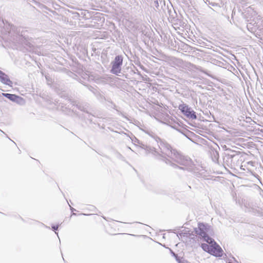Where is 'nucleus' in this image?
<instances>
[{
	"label": "nucleus",
	"mask_w": 263,
	"mask_h": 263,
	"mask_svg": "<svg viewBox=\"0 0 263 263\" xmlns=\"http://www.w3.org/2000/svg\"><path fill=\"white\" fill-rule=\"evenodd\" d=\"M203 236L204 240L209 244H211V248L210 251V254L214 255L215 256H221L222 255V250L220 247L216 243L212 238L209 237L208 235H205L204 233H203Z\"/></svg>",
	"instance_id": "nucleus-1"
},
{
	"label": "nucleus",
	"mask_w": 263,
	"mask_h": 263,
	"mask_svg": "<svg viewBox=\"0 0 263 263\" xmlns=\"http://www.w3.org/2000/svg\"><path fill=\"white\" fill-rule=\"evenodd\" d=\"M179 109L181 110L182 113L187 118L195 119L197 118L195 112L192 110L190 107H189L185 104H182L179 105Z\"/></svg>",
	"instance_id": "nucleus-2"
},
{
	"label": "nucleus",
	"mask_w": 263,
	"mask_h": 263,
	"mask_svg": "<svg viewBox=\"0 0 263 263\" xmlns=\"http://www.w3.org/2000/svg\"><path fill=\"white\" fill-rule=\"evenodd\" d=\"M123 59L121 56L118 55L116 57L115 61L112 63V66L111 72L112 73L118 75L120 73L121 68V66L122 64Z\"/></svg>",
	"instance_id": "nucleus-3"
},
{
	"label": "nucleus",
	"mask_w": 263,
	"mask_h": 263,
	"mask_svg": "<svg viewBox=\"0 0 263 263\" xmlns=\"http://www.w3.org/2000/svg\"><path fill=\"white\" fill-rule=\"evenodd\" d=\"M2 95L13 102H19L23 101V98L14 94L3 93Z\"/></svg>",
	"instance_id": "nucleus-4"
},
{
	"label": "nucleus",
	"mask_w": 263,
	"mask_h": 263,
	"mask_svg": "<svg viewBox=\"0 0 263 263\" xmlns=\"http://www.w3.org/2000/svg\"><path fill=\"white\" fill-rule=\"evenodd\" d=\"M0 81L6 85H10L12 82L8 78L7 75L0 71Z\"/></svg>",
	"instance_id": "nucleus-5"
},
{
	"label": "nucleus",
	"mask_w": 263,
	"mask_h": 263,
	"mask_svg": "<svg viewBox=\"0 0 263 263\" xmlns=\"http://www.w3.org/2000/svg\"><path fill=\"white\" fill-rule=\"evenodd\" d=\"M202 248L206 252L210 253V250L211 248V244L202 243L201 245Z\"/></svg>",
	"instance_id": "nucleus-6"
},
{
	"label": "nucleus",
	"mask_w": 263,
	"mask_h": 263,
	"mask_svg": "<svg viewBox=\"0 0 263 263\" xmlns=\"http://www.w3.org/2000/svg\"><path fill=\"white\" fill-rule=\"evenodd\" d=\"M52 228H53L54 230H58V226H53V227H52Z\"/></svg>",
	"instance_id": "nucleus-7"
},
{
	"label": "nucleus",
	"mask_w": 263,
	"mask_h": 263,
	"mask_svg": "<svg viewBox=\"0 0 263 263\" xmlns=\"http://www.w3.org/2000/svg\"><path fill=\"white\" fill-rule=\"evenodd\" d=\"M116 223L115 222H114V223H113V225H112V226H115V225H116Z\"/></svg>",
	"instance_id": "nucleus-8"
}]
</instances>
